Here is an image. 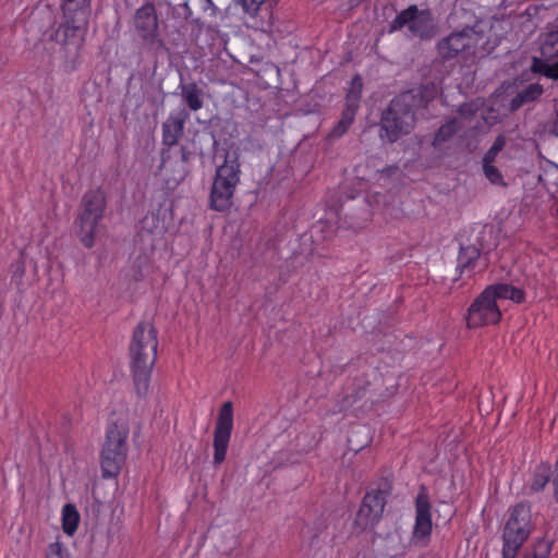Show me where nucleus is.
<instances>
[{
  "mask_svg": "<svg viewBox=\"0 0 558 558\" xmlns=\"http://www.w3.org/2000/svg\"><path fill=\"white\" fill-rule=\"evenodd\" d=\"M437 95L435 85H422L396 96L381 113L380 137L390 143L409 134L415 125V111L427 107Z\"/></svg>",
  "mask_w": 558,
  "mask_h": 558,
  "instance_id": "1",
  "label": "nucleus"
},
{
  "mask_svg": "<svg viewBox=\"0 0 558 558\" xmlns=\"http://www.w3.org/2000/svg\"><path fill=\"white\" fill-rule=\"evenodd\" d=\"M157 330L150 323L142 322L133 330L130 342V367L135 392L140 398L149 391L151 372L157 359Z\"/></svg>",
  "mask_w": 558,
  "mask_h": 558,
  "instance_id": "2",
  "label": "nucleus"
},
{
  "mask_svg": "<svg viewBox=\"0 0 558 558\" xmlns=\"http://www.w3.org/2000/svg\"><path fill=\"white\" fill-rule=\"evenodd\" d=\"M90 12L63 13V21L57 28H48L43 33L45 41L59 46L60 58L65 62H75L84 47L88 31Z\"/></svg>",
  "mask_w": 558,
  "mask_h": 558,
  "instance_id": "3",
  "label": "nucleus"
},
{
  "mask_svg": "<svg viewBox=\"0 0 558 558\" xmlns=\"http://www.w3.org/2000/svg\"><path fill=\"white\" fill-rule=\"evenodd\" d=\"M531 506L520 502L509 509L502 530V558H517L521 547L532 533Z\"/></svg>",
  "mask_w": 558,
  "mask_h": 558,
  "instance_id": "4",
  "label": "nucleus"
},
{
  "mask_svg": "<svg viewBox=\"0 0 558 558\" xmlns=\"http://www.w3.org/2000/svg\"><path fill=\"white\" fill-rule=\"evenodd\" d=\"M241 166L238 157L229 155L216 169L210 190L209 206L216 211H226L232 206L235 187L240 182Z\"/></svg>",
  "mask_w": 558,
  "mask_h": 558,
  "instance_id": "5",
  "label": "nucleus"
},
{
  "mask_svg": "<svg viewBox=\"0 0 558 558\" xmlns=\"http://www.w3.org/2000/svg\"><path fill=\"white\" fill-rule=\"evenodd\" d=\"M129 430L117 423L108 425L106 440L101 450V473L102 477H116L126 460V439Z\"/></svg>",
  "mask_w": 558,
  "mask_h": 558,
  "instance_id": "6",
  "label": "nucleus"
},
{
  "mask_svg": "<svg viewBox=\"0 0 558 558\" xmlns=\"http://www.w3.org/2000/svg\"><path fill=\"white\" fill-rule=\"evenodd\" d=\"M106 197L100 190L89 191L83 197V211L78 217V231L81 242L87 248L95 243V231L104 216Z\"/></svg>",
  "mask_w": 558,
  "mask_h": 558,
  "instance_id": "7",
  "label": "nucleus"
},
{
  "mask_svg": "<svg viewBox=\"0 0 558 558\" xmlns=\"http://www.w3.org/2000/svg\"><path fill=\"white\" fill-rule=\"evenodd\" d=\"M483 35L472 27L453 32L437 43V52L442 59L462 56L463 59L475 56Z\"/></svg>",
  "mask_w": 558,
  "mask_h": 558,
  "instance_id": "8",
  "label": "nucleus"
},
{
  "mask_svg": "<svg viewBox=\"0 0 558 558\" xmlns=\"http://www.w3.org/2000/svg\"><path fill=\"white\" fill-rule=\"evenodd\" d=\"M233 429V404L231 401H226L222 403L215 430H214V457L213 463L214 465H220L227 457V451L229 447V442L231 439V434Z\"/></svg>",
  "mask_w": 558,
  "mask_h": 558,
  "instance_id": "9",
  "label": "nucleus"
},
{
  "mask_svg": "<svg viewBox=\"0 0 558 558\" xmlns=\"http://www.w3.org/2000/svg\"><path fill=\"white\" fill-rule=\"evenodd\" d=\"M433 531L432 505L425 486H421L415 498V522L412 531V542L426 546Z\"/></svg>",
  "mask_w": 558,
  "mask_h": 558,
  "instance_id": "10",
  "label": "nucleus"
},
{
  "mask_svg": "<svg viewBox=\"0 0 558 558\" xmlns=\"http://www.w3.org/2000/svg\"><path fill=\"white\" fill-rule=\"evenodd\" d=\"M489 293L490 290H484L471 304L466 316V325L469 328L494 325L500 320V307Z\"/></svg>",
  "mask_w": 558,
  "mask_h": 558,
  "instance_id": "11",
  "label": "nucleus"
},
{
  "mask_svg": "<svg viewBox=\"0 0 558 558\" xmlns=\"http://www.w3.org/2000/svg\"><path fill=\"white\" fill-rule=\"evenodd\" d=\"M190 119L189 111L182 107L171 111L162 123V166L168 167L170 163L169 149L175 146L184 134V129L187 120Z\"/></svg>",
  "mask_w": 558,
  "mask_h": 558,
  "instance_id": "12",
  "label": "nucleus"
},
{
  "mask_svg": "<svg viewBox=\"0 0 558 558\" xmlns=\"http://www.w3.org/2000/svg\"><path fill=\"white\" fill-rule=\"evenodd\" d=\"M386 502L385 492L378 489L367 493L356 513L355 524L361 530L374 527L383 517Z\"/></svg>",
  "mask_w": 558,
  "mask_h": 558,
  "instance_id": "13",
  "label": "nucleus"
},
{
  "mask_svg": "<svg viewBox=\"0 0 558 558\" xmlns=\"http://www.w3.org/2000/svg\"><path fill=\"white\" fill-rule=\"evenodd\" d=\"M134 25L145 43L150 45L161 44V40L158 38V16L153 3L146 2L136 10Z\"/></svg>",
  "mask_w": 558,
  "mask_h": 558,
  "instance_id": "14",
  "label": "nucleus"
},
{
  "mask_svg": "<svg viewBox=\"0 0 558 558\" xmlns=\"http://www.w3.org/2000/svg\"><path fill=\"white\" fill-rule=\"evenodd\" d=\"M489 259L487 254H481V251L474 246H462L458 255V269L460 272L471 277L481 274L487 269Z\"/></svg>",
  "mask_w": 558,
  "mask_h": 558,
  "instance_id": "15",
  "label": "nucleus"
},
{
  "mask_svg": "<svg viewBox=\"0 0 558 558\" xmlns=\"http://www.w3.org/2000/svg\"><path fill=\"white\" fill-rule=\"evenodd\" d=\"M551 465L548 462L538 463L532 473L530 482L524 486V493L529 496L543 492L550 481Z\"/></svg>",
  "mask_w": 558,
  "mask_h": 558,
  "instance_id": "16",
  "label": "nucleus"
},
{
  "mask_svg": "<svg viewBox=\"0 0 558 558\" xmlns=\"http://www.w3.org/2000/svg\"><path fill=\"white\" fill-rule=\"evenodd\" d=\"M179 89L183 102L191 111L195 112L203 108V90L195 82L180 84Z\"/></svg>",
  "mask_w": 558,
  "mask_h": 558,
  "instance_id": "17",
  "label": "nucleus"
},
{
  "mask_svg": "<svg viewBox=\"0 0 558 558\" xmlns=\"http://www.w3.org/2000/svg\"><path fill=\"white\" fill-rule=\"evenodd\" d=\"M485 290H490L489 295L496 300H511L515 303H522L525 294L523 290L508 283H497L488 286Z\"/></svg>",
  "mask_w": 558,
  "mask_h": 558,
  "instance_id": "18",
  "label": "nucleus"
},
{
  "mask_svg": "<svg viewBox=\"0 0 558 558\" xmlns=\"http://www.w3.org/2000/svg\"><path fill=\"white\" fill-rule=\"evenodd\" d=\"M409 31L413 36H417L422 39L430 38L433 35V19L430 13L424 10L418 11Z\"/></svg>",
  "mask_w": 558,
  "mask_h": 558,
  "instance_id": "19",
  "label": "nucleus"
},
{
  "mask_svg": "<svg viewBox=\"0 0 558 558\" xmlns=\"http://www.w3.org/2000/svg\"><path fill=\"white\" fill-rule=\"evenodd\" d=\"M543 94L542 85L535 83L527 85L515 97L512 98L510 107L511 110H517L524 104L536 100Z\"/></svg>",
  "mask_w": 558,
  "mask_h": 558,
  "instance_id": "20",
  "label": "nucleus"
},
{
  "mask_svg": "<svg viewBox=\"0 0 558 558\" xmlns=\"http://www.w3.org/2000/svg\"><path fill=\"white\" fill-rule=\"evenodd\" d=\"M356 112H357L356 110L344 107L341 112V117H340L339 121L328 133V138L337 140V138L342 137L347 133V131L349 130L351 124L353 123Z\"/></svg>",
  "mask_w": 558,
  "mask_h": 558,
  "instance_id": "21",
  "label": "nucleus"
},
{
  "mask_svg": "<svg viewBox=\"0 0 558 558\" xmlns=\"http://www.w3.org/2000/svg\"><path fill=\"white\" fill-rule=\"evenodd\" d=\"M362 89H363V81L360 75H355L352 77L350 82V87L347 92L345 96V105L344 107L359 110L360 108V101L362 96Z\"/></svg>",
  "mask_w": 558,
  "mask_h": 558,
  "instance_id": "22",
  "label": "nucleus"
},
{
  "mask_svg": "<svg viewBox=\"0 0 558 558\" xmlns=\"http://www.w3.org/2000/svg\"><path fill=\"white\" fill-rule=\"evenodd\" d=\"M80 522V514L75 506L66 504L62 509V529L65 534L73 535Z\"/></svg>",
  "mask_w": 558,
  "mask_h": 558,
  "instance_id": "23",
  "label": "nucleus"
},
{
  "mask_svg": "<svg viewBox=\"0 0 558 558\" xmlns=\"http://www.w3.org/2000/svg\"><path fill=\"white\" fill-rule=\"evenodd\" d=\"M459 129V121L457 119L447 121L436 132L433 140V146L436 148L441 147L458 132Z\"/></svg>",
  "mask_w": 558,
  "mask_h": 558,
  "instance_id": "24",
  "label": "nucleus"
},
{
  "mask_svg": "<svg viewBox=\"0 0 558 558\" xmlns=\"http://www.w3.org/2000/svg\"><path fill=\"white\" fill-rule=\"evenodd\" d=\"M418 9L415 4L410 5L405 10L401 11L399 14L396 15V17L392 20L390 24V32H395L398 29H401L404 26H408V28L411 26V23L413 22L414 17H416V14L418 13Z\"/></svg>",
  "mask_w": 558,
  "mask_h": 558,
  "instance_id": "25",
  "label": "nucleus"
},
{
  "mask_svg": "<svg viewBox=\"0 0 558 558\" xmlns=\"http://www.w3.org/2000/svg\"><path fill=\"white\" fill-rule=\"evenodd\" d=\"M191 157V151L186 147L180 148V158L175 161L178 169L173 180L179 183L184 180L186 174L189 173L187 163Z\"/></svg>",
  "mask_w": 558,
  "mask_h": 558,
  "instance_id": "26",
  "label": "nucleus"
},
{
  "mask_svg": "<svg viewBox=\"0 0 558 558\" xmlns=\"http://www.w3.org/2000/svg\"><path fill=\"white\" fill-rule=\"evenodd\" d=\"M25 271V262L22 257L12 262L10 265L11 283L15 284L17 288H21L23 286Z\"/></svg>",
  "mask_w": 558,
  "mask_h": 558,
  "instance_id": "27",
  "label": "nucleus"
},
{
  "mask_svg": "<svg viewBox=\"0 0 558 558\" xmlns=\"http://www.w3.org/2000/svg\"><path fill=\"white\" fill-rule=\"evenodd\" d=\"M61 9L63 13L71 12H90L89 0H61Z\"/></svg>",
  "mask_w": 558,
  "mask_h": 558,
  "instance_id": "28",
  "label": "nucleus"
},
{
  "mask_svg": "<svg viewBox=\"0 0 558 558\" xmlns=\"http://www.w3.org/2000/svg\"><path fill=\"white\" fill-rule=\"evenodd\" d=\"M506 146V138L504 135H498L492 147L485 153L484 157H483V162H494L497 155L504 149V147Z\"/></svg>",
  "mask_w": 558,
  "mask_h": 558,
  "instance_id": "29",
  "label": "nucleus"
},
{
  "mask_svg": "<svg viewBox=\"0 0 558 558\" xmlns=\"http://www.w3.org/2000/svg\"><path fill=\"white\" fill-rule=\"evenodd\" d=\"M551 542L546 538H539L533 546V551L529 554L533 558H548L551 551Z\"/></svg>",
  "mask_w": 558,
  "mask_h": 558,
  "instance_id": "30",
  "label": "nucleus"
},
{
  "mask_svg": "<svg viewBox=\"0 0 558 558\" xmlns=\"http://www.w3.org/2000/svg\"><path fill=\"white\" fill-rule=\"evenodd\" d=\"M483 170L485 177L489 180L490 183L496 185H506L504 182L502 174L500 171L493 165V162H483Z\"/></svg>",
  "mask_w": 558,
  "mask_h": 558,
  "instance_id": "31",
  "label": "nucleus"
},
{
  "mask_svg": "<svg viewBox=\"0 0 558 558\" xmlns=\"http://www.w3.org/2000/svg\"><path fill=\"white\" fill-rule=\"evenodd\" d=\"M160 218L156 211L148 213L142 220V229L148 233H154L159 227Z\"/></svg>",
  "mask_w": 558,
  "mask_h": 558,
  "instance_id": "32",
  "label": "nucleus"
},
{
  "mask_svg": "<svg viewBox=\"0 0 558 558\" xmlns=\"http://www.w3.org/2000/svg\"><path fill=\"white\" fill-rule=\"evenodd\" d=\"M47 558H69V554L60 542H54L48 546Z\"/></svg>",
  "mask_w": 558,
  "mask_h": 558,
  "instance_id": "33",
  "label": "nucleus"
},
{
  "mask_svg": "<svg viewBox=\"0 0 558 558\" xmlns=\"http://www.w3.org/2000/svg\"><path fill=\"white\" fill-rule=\"evenodd\" d=\"M266 0H242V7L243 10L250 14L251 16H254L257 14L259 7L265 2Z\"/></svg>",
  "mask_w": 558,
  "mask_h": 558,
  "instance_id": "34",
  "label": "nucleus"
},
{
  "mask_svg": "<svg viewBox=\"0 0 558 558\" xmlns=\"http://www.w3.org/2000/svg\"><path fill=\"white\" fill-rule=\"evenodd\" d=\"M544 75L558 80V61L551 64H545Z\"/></svg>",
  "mask_w": 558,
  "mask_h": 558,
  "instance_id": "35",
  "label": "nucleus"
},
{
  "mask_svg": "<svg viewBox=\"0 0 558 558\" xmlns=\"http://www.w3.org/2000/svg\"><path fill=\"white\" fill-rule=\"evenodd\" d=\"M361 393L362 391L357 390L352 396L347 395L342 400L341 408L348 409L349 407H351L357 399L361 398Z\"/></svg>",
  "mask_w": 558,
  "mask_h": 558,
  "instance_id": "36",
  "label": "nucleus"
},
{
  "mask_svg": "<svg viewBox=\"0 0 558 558\" xmlns=\"http://www.w3.org/2000/svg\"><path fill=\"white\" fill-rule=\"evenodd\" d=\"M551 482L554 486V498L558 502V477H553Z\"/></svg>",
  "mask_w": 558,
  "mask_h": 558,
  "instance_id": "37",
  "label": "nucleus"
},
{
  "mask_svg": "<svg viewBox=\"0 0 558 558\" xmlns=\"http://www.w3.org/2000/svg\"><path fill=\"white\" fill-rule=\"evenodd\" d=\"M40 15H44L47 17V20L50 22L52 20V11L50 9H45L38 12Z\"/></svg>",
  "mask_w": 558,
  "mask_h": 558,
  "instance_id": "38",
  "label": "nucleus"
},
{
  "mask_svg": "<svg viewBox=\"0 0 558 558\" xmlns=\"http://www.w3.org/2000/svg\"><path fill=\"white\" fill-rule=\"evenodd\" d=\"M548 45L547 43L542 47L543 54L547 53Z\"/></svg>",
  "mask_w": 558,
  "mask_h": 558,
  "instance_id": "39",
  "label": "nucleus"
}]
</instances>
